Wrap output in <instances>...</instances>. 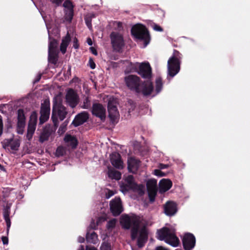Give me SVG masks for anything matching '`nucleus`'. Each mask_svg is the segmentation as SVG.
I'll return each instance as SVG.
<instances>
[{"label":"nucleus","mask_w":250,"mask_h":250,"mask_svg":"<svg viewBox=\"0 0 250 250\" xmlns=\"http://www.w3.org/2000/svg\"><path fill=\"white\" fill-rule=\"evenodd\" d=\"M140 220L136 215H124L122 217L121 224L125 229L130 230V236L132 241L137 239V245L139 248H143L148 240V231L145 227L140 229Z\"/></svg>","instance_id":"nucleus-1"},{"label":"nucleus","mask_w":250,"mask_h":250,"mask_svg":"<svg viewBox=\"0 0 250 250\" xmlns=\"http://www.w3.org/2000/svg\"><path fill=\"white\" fill-rule=\"evenodd\" d=\"M67 108L62 103L60 98H56L53 101L51 120L54 125L58 126L59 121H63L67 116Z\"/></svg>","instance_id":"nucleus-2"},{"label":"nucleus","mask_w":250,"mask_h":250,"mask_svg":"<svg viewBox=\"0 0 250 250\" xmlns=\"http://www.w3.org/2000/svg\"><path fill=\"white\" fill-rule=\"evenodd\" d=\"M182 58V54L174 49L172 56L167 61L168 75L171 77H173L179 72Z\"/></svg>","instance_id":"nucleus-3"},{"label":"nucleus","mask_w":250,"mask_h":250,"mask_svg":"<svg viewBox=\"0 0 250 250\" xmlns=\"http://www.w3.org/2000/svg\"><path fill=\"white\" fill-rule=\"evenodd\" d=\"M157 238L161 241H165L167 243L176 247L178 246L180 241L176 235L171 232L170 229L167 227H163L157 230Z\"/></svg>","instance_id":"nucleus-4"},{"label":"nucleus","mask_w":250,"mask_h":250,"mask_svg":"<svg viewBox=\"0 0 250 250\" xmlns=\"http://www.w3.org/2000/svg\"><path fill=\"white\" fill-rule=\"evenodd\" d=\"M131 33L136 39L144 42L145 46L150 42V36L146 27L142 24H137L132 26Z\"/></svg>","instance_id":"nucleus-5"},{"label":"nucleus","mask_w":250,"mask_h":250,"mask_svg":"<svg viewBox=\"0 0 250 250\" xmlns=\"http://www.w3.org/2000/svg\"><path fill=\"white\" fill-rule=\"evenodd\" d=\"M125 183L122 184L120 187V190L123 193H126L130 190L137 191L139 194L144 193V186L142 184L138 185L134 181L133 175H128L125 179Z\"/></svg>","instance_id":"nucleus-6"},{"label":"nucleus","mask_w":250,"mask_h":250,"mask_svg":"<svg viewBox=\"0 0 250 250\" xmlns=\"http://www.w3.org/2000/svg\"><path fill=\"white\" fill-rule=\"evenodd\" d=\"M117 99H109L107 105L108 117L111 123L114 125L118 122L119 119L120 115L117 109Z\"/></svg>","instance_id":"nucleus-7"},{"label":"nucleus","mask_w":250,"mask_h":250,"mask_svg":"<svg viewBox=\"0 0 250 250\" xmlns=\"http://www.w3.org/2000/svg\"><path fill=\"white\" fill-rule=\"evenodd\" d=\"M142 81L140 78L135 75H129L125 77V82L129 89L131 91H139V87Z\"/></svg>","instance_id":"nucleus-8"},{"label":"nucleus","mask_w":250,"mask_h":250,"mask_svg":"<svg viewBox=\"0 0 250 250\" xmlns=\"http://www.w3.org/2000/svg\"><path fill=\"white\" fill-rule=\"evenodd\" d=\"M110 37L114 51L121 52L125 45L123 36L119 33L112 32Z\"/></svg>","instance_id":"nucleus-9"},{"label":"nucleus","mask_w":250,"mask_h":250,"mask_svg":"<svg viewBox=\"0 0 250 250\" xmlns=\"http://www.w3.org/2000/svg\"><path fill=\"white\" fill-rule=\"evenodd\" d=\"M109 205L110 211L114 216H119L123 211L121 199L119 197H115L112 199Z\"/></svg>","instance_id":"nucleus-10"},{"label":"nucleus","mask_w":250,"mask_h":250,"mask_svg":"<svg viewBox=\"0 0 250 250\" xmlns=\"http://www.w3.org/2000/svg\"><path fill=\"white\" fill-rule=\"evenodd\" d=\"M137 73L142 78L150 79L152 78V68L148 62H144L139 64Z\"/></svg>","instance_id":"nucleus-11"},{"label":"nucleus","mask_w":250,"mask_h":250,"mask_svg":"<svg viewBox=\"0 0 250 250\" xmlns=\"http://www.w3.org/2000/svg\"><path fill=\"white\" fill-rule=\"evenodd\" d=\"M154 90L153 83L150 79L142 81L139 87V91L136 93H141L145 97H147L151 94Z\"/></svg>","instance_id":"nucleus-12"},{"label":"nucleus","mask_w":250,"mask_h":250,"mask_svg":"<svg viewBox=\"0 0 250 250\" xmlns=\"http://www.w3.org/2000/svg\"><path fill=\"white\" fill-rule=\"evenodd\" d=\"M65 99L66 103L72 108L75 107L79 102V97L77 93L71 88L67 91Z\"/></svg>","instance_id":"nucleus-13"},{"label":"nucleus","mask_w":250,"mask_h":250,"mask_svg":"<svg viewBox=\"0 0 250 250\" xmlns=\"http://www.w3.org/2000/svg\"><path fill=\"white\" fill-rule=\"evenodd\" d=\"M182 241L185 250H191L195 246L196 239L193 234L187 232L183 236Z\"/></svg>","instance_id":"nucleus-14"},{"label":"nucleus","mask_w":250,"mask_h":250,"mask_svg":"<svg viewBox=\"0 0 250 250\" xmlns=\"http://www.w3.org/2000/svg\"><path fill=\"white\" fill-rule=\"evenodd\" d=\"M146 186L149 201L152 203L155 201L157 192L156 180H148L146 182Z\"/></svg>","instance_id":"nucleus-15"},{"label":"nucleus","mask_w":250,"mask_h":250,"mask_svg":"<svg viewBox=\"0 0 250 250\" xmlns=\"http://www.w3.org/2000/svg\"><path fill=\"white\" fill-rule=\"evenodd\" d=\"M37 121V114L35 112L32 113L29 121L26 137L28 140H30L34 133Z\"/></svg>","instance_id":"nucleus-16"},{"label":"nucleus","mask_w":250,"mask_h":250,"mask_svg":"<svg viewBox=\"0 0 250 250\" xmlns=\"http://www.w3.org/2000/svg\"><path fill=\"white\" fill-rule=\"evenodd\" d=\"M57 127L58 126H56L54 125L53 126L50 124L46 125L40 135L39 141L42 143L47 141L51 134L55 132Z\"/></svg>","instance_id":"nucleus-17"},{"label":"nucleus","mask_w":250,"mask_h":250,"mask_svg":"<svg viewBox=\"0 0 250 250\" xmlns=\"http://www.w3.org/2000/svg\"><path fill=\"white\" fill-rule=\"evenodd\" d=\"M50 104L49 102L45 101L41 105L40 117V124L42 125L49 118L50 115Z\"/></svg>","instance_id":"nucleus-18"},{"label":"nucleus","mask_w":250,"mask_h":250,"mask_svg":"<svg viewBox=\"0 0 250 250\" xmlns=\"http://www.w3.org/2000/svg\"><path fill=\"white\" fill-rule=\"evenodd\" d=\"M17 132L22 134L24 131L25 125V117L22 109H19L17 111Z\"/></svg>","instance_id":"nucleus-19"},{"label":"nucleus","mask_w":250,"mask_h":250,"mask_svg":"<svg viewBox=\"0 0 250 250\" xmlns=\"http://www.w3.org/2000/svg\"><path fill=\"white\" fill-rule=\"evenodd\" d=\"M165 213L169 216L174 215L177 211V206L173 201H169L164 206Z\"/></svg>","instance_id":"nucleus-20"},{"label":"nucleus","mask_w":250,"mask_h":250,"mask_svg":"<svg viewBox=\"0 0 250 250\" xmlns=\"http://www.w3.org/2000/svg\"><path fill=\"white\" fill-rule=\"evenodd\" d=\"M89 118L87 112L83 111L77 114L72 123L74 126H78L87 121Z\"/></svg>","instance_id":"nucleus-21"},{"label":"nucleus","mask_w":250,"mask_h":250,"mask_svg":"<svg viewBox=\"0 0 250 250\" xmlns=\"http://www.w3.org/2000/svg\"><path fill=\"white\" fill-rule=\"evenodd\" d=\"M111 164L116 168L121 169L123 168V162L119 153L114 152L110 155Z\"/></svg>","instance_id":"nucleus-22"},{"label":"nucleus","mask_w":250,"mask_h":250,"mask_svg":"<svg viewBox=\"0 0 250 250\" xmlns=\"http://www.w3.org/2000/svg\"><path fill=\"white\" fill-rule=\"evenodd\" d=\"M105 109L100 104L95 103V116L99 118L101 122L105 119Z\"/></svg>","instance_id":"nucleus-23"},{"label":"nucleus","mask_w":250,"mask_h":250,"mask_svg":"<svg viewBox=\"0 0 250 250\" xmlns=\"http://www.w3.org/2000/svg\"><path fill=\"white\" fill-rule=\"evenodd\" d=\"M140 161L131 157L127 161V168L129 172L135 173L139 167Z\"/></svg>","instance_id":"nucleus-24"},{"label":"nucleus","mask_w":250,"mask_h":250,"mask_svg":"<svg viewBox=\"0 0 250 250\" xmlns=\"http://www.w3.org/2000/svg\"><path fill=\"white\" fill-rule=\"evenodd\" d=\"M172 183L169 179H163L159 182V191L161 193L168 190L172 187Z\"/></svg>","instance_id":"nucleus-25"},{"label":"nucleus","mask_w":250,"mask_h":250,"mask_svg":"<svg viewBox=\"0 0 250 250\" xmlns=\"http://www.w3.org/2000/svg\"><path fill=\"white\" fill-rule=\"evenodd\" d=\"M64 140L67 144V146L72 149L75 148L77 146L78 141L74 136L70 135H66L64 138Z\"/></svg>","instance_id":"nucleus-26"},{"label":"nucleus","mask_w":250,"mask_h":250,"mask_svg":"<svg viewBox=\"0 0 250 250\" xmlns=\"http://www.w3.org/2000/svg\"><path fill=\"white\" fill-rule=\"evenodd\" d=\"M70 41V36L69 33H67L65 37L62 39L60 45V50L62 54H64L66 52V48L68 45Z\"/></svg>","instance_id":"nucleus-27"},{"label":"nucleus","mask_w":250,"mask_h":250,"mask_svg":"<svg viewBox=\"0 0 250 250\" xmlns=\"http://www.w3.org/2000/svg\"><path fill=\"white\" fill-rule=\"evenodd\" d=\"M108 176L110 179L116 180H119L121 178V172L113 168H108Z\"/></svg>","instance_id":"nucleus-28"},{"label":"nucleus","mask_w":250,"mask_h":250,"mask_svg":"<svg viewBox=\"0 0 250 250\" xmlns=\"http://www.w3.org/2000/svg\"><path fill=\"white\" fill-rule=\"evenodd\" d=\"M94 239V229L92 227V222L91 223L89 229H88L86 236V240L87 243H93Z\"/></svg>","instance_id":"nucleus-29"},{"label":"nucleus","mask_w":250,"mask_h":250,"mask_svg":"<svg viewBox=\"0 0 250 250\" xmlns=\"http://www.w3.org/2000/svg\"><path fill=\"white\" fill-rule=\"evenodd\" d=\"M163 83L161 77H157L155 80V91L157 93H159L162 89Z\"/></svg>","instance_id":"nucleus-30"},{"label":"nucleus","mask_w":250,"mask_h":250,"mask_svg":"<svg viewBox=\"0 0 250 250\" xmlns=\"http://www.w3.org/2000/svg\"><path fill=\"white\" fill-rule=\"evenodd\" d=\"M58 43L55 40L50 41L49 44L48 52L59 53L57 49Z\"/></svg>","instance_id":"nucleus-31"},{"label":"nucleus","mask_w":250,"mask_h":250,"mask_svg":"<svg viewBox=\"0 0 250 250\" xmlns=\"http://www.w3.org/2000/svg\"><path fill=\"white\" fill-rule=\"evenodd\" d=\"M9 207H6V208L4 209L3 215L4 217L6 223V225L7 227V229L8 230L10 227V220L9 218Z\"/></svg>","instance_id":"nucleus-32"},{"label":"nucleus","mask_w":250,"mask_h":250,"mask_svg":"<svg viewBox=\"0 0 250 250\" xmlns=\"http://www.w3.org/2000/svg\"><path fill=\"white\" fill-rule=\"evenodd\" d=\"M58 53L48 52L49 61L52 63L56 64L58 61Z\"/></svg>","instance_id":"nucleus-33"},{"label":"nucleus","mask_w":250,"mask_h":250,"mask_svg":"<svg viewBox=\"0 0 250 250\" xmlns=\"http://www.w3.org/2000/svg\"><path fill=\"white\" fill-rule=\"evenodd\" d=\"M20 145V141L18 140L10 139V147L11 149L17 150Z\"/></svg>","instance_id":"nucleus-34"},{"label":"nucleus","mask_w":250,"mask_h":250,"mask_svg":"<svg viewBox=\"0 0 250 250\" xmlns=\"http://www.w3.org/2000/svg\"><path fill=\"white\" fill-rule=\"evenodd\" d=\"M65 20L70 22L73 19L74 11L73 10H65Z\"/></svg>","instance_id":"nucleus-35"},{"label":"nucleus","mask_w":250,"mask_h":250,"mask_svg":"<svg viewBox=\"0 0 250 250\" xmlns=\"http://www.w3.org/2000/svg\"><path fill=\"white\" fill-rule=\"evenodd\" d=\"M68 123V121L66 120L62 124L58 130V133L59 134H62L66 130V126Z\"/></svg>","instance_id":"nucleus-36"},{"label":"nucleus","mask_w":250,"mask_h":250,"mask_svg":"<svg viewBox=\"0 0 250 250\" xmlns=\"http://www.w3.org/2000/svg\"><path fill=\"white\" fill-rule=\"evenodd\" d=\"M65 153V149L62 146H59L56 151V156L60 157L63 156Z\"/></svg>","instance_id":"nucleus-37"},{"label":"nucleus","mask_w":250,"mask_h":250,"mask_svg":"<svg viewBox=\"0 0 250 250\" xmlns=\"http://www.w3.org/2000/svg\"><path fill=\"white\" fill-rule=\"evenodd\" d=\"M85 23L88 26V28L92 30V26L91 24L92 21V16L89 15H87L85 16L84 18Z\"/></svg>","instance_id":"nucleus-38"},{"label":"nucleus","mask_w":250,"mask_h":250,"mask_svg":"<svg viewBox=\"0 0 250 250\" xmlns=\"http://www.w3.org/2000/svg\"><path fill=\"white\" fill-rule=\"evenodd\" d=\"M116 219L114 218L109 220L106 225L107 229H112L114 228L116 224Z\"/></svg>","instance_id":"nucleus-39"},{"label":"nucleus","mask_w":250,"mask_h":250,"mask_svg":"<svg viewBox=\"0 0 250 250\" xmlns=\"http://www.w3.org/2000/svg\"><path fill=\"white\" fill-rule=\"evenodd\" d=\"M63 6L66 8L65 10H73V5L70 1L66 0L64 1Z\"/></svg>","instance_id":"nucleus-40"},{"label":"nucleus","mask_w":250,"mask_h":250,"mask_svg":"<svg viewBox=\"0 0 250 250\" xmlns=\"http://www.w3.org/2000/svg\"><path fill=\"white\" fill-rule=\"evenodd\" d=\"M90 106V102L88 97L85 98L83 101V108H88Z\"/></svg>","instance_id":"nucleus-41"},{"label":"nucleus","mask_w":250,"mask_h":250,"mask_svg":"<svg viewBox=\"0 0 250 250\" xmlns=\"http://www.w3.org/2000/svg\"><path fill=\"white\" fill-rule=\"evenodd\" d=\"M101 250H111L110 244L104 243L101 246Z\"/></svg>","instance_id":"nucleus-42"},{"label":"nucleus","mask_w":250,"mask_h":250,"mask_svg":"<svg viewBox=\"0 0 250 250\" xmlns=\"http://www.w3.org/2000/svg\"><path fill=\"white\" fill-rule=\"evenodd\" d=\"M154 174L156 176H158L159 177H163V176H165L166 175V174L164 172L162 171L160 169H155L154 170Z\"/></svg>","instance_id":"nucleus-43"},{"label":"nucleus","mask_w":250,"mask_h":250,"mask_svg":"<svg viewBox=\"0 0 250 250\" xmlns=\"http://www.w3.org/2000/svg\"><path fill=\"white\" fill-rule=\"evenodd\" d=\"M153 29L156 31L162 32L163 31V29L159 25L154 23L153 25Z\"/></svg>","instance_id":"nucleus-44"},{"label":"nucleus","mask_w":250,"mask_h":250,"mask_svg":"<svg viewBox=\"0 0 250 250\" xmlns=\"http://www.w3.org/2000/svg\"><path fill=\"white\" fill-rule=\"evenodd\" d=\"M10 139L5 140L3 143V147L5 149L8 147L10 146Z\"/></svg>","instance_id":"nucleus-45"},{"label":"nucleus","mask_w":250,"mask_h":250,"mask_svg":"<svg viewBox=\"0 0 250 250\" xmlns=\"http://www.w3.org/2000/svg\"><path fill=\"white\" fill-rule=\"evenodd\" d=\"M115 194V192L111 190H108L107 192L105 194L106 198L108 199L112 196Z\"/></svg>","instance_id":"nucleus-46"},{"label":"nucleus","mask_w":250,"mask_h":250,"mask_svg":"<svg viewBox=\"0 0 250 250\" xmlns=\"http://www.w3.org/2000/svg\"><path fill=\"white\" fill-rule=\"evenodd\" d=\"M3 122L1 117L0 116V136L3 132Z\"/></svg>","instance_id":"nucleus-47"},{"label":"nucleus","mask_w":250,"mask_h":250,"mask_svg":"<svg viewBox=\"0 0 250 250\" xmlns=\"http://www.w3.org/2000/svg\"><path fill=\"white\" fill-rule=\"evenodd\" d=\"M73 47L76 49H77L79 47L78 40L76 38L74 39L73 41Z\"/></svg>","instance_id":"nucleus-48"},{"label":"nucleus","mask_w":250,"mask_h":250,"mask_svg":"<svg viewBox=\"0 0 250 250\" xmlns=\"http://www.w3.org/2000/svg\"><path fill=\"white\" fill-rule=\"evenodd\" d=\"M89 65L92 69H94V61L92 58L89 59Z\"/></svg>","instance_id":"nucleus-49"},{"label":"nucleus","mask_w":250,"mask_h":250,"mask_svg":"<svg viewBox=\"0 0 250 250\" xmlns=\"http://www.w3.org/2000/svg\"><path fill=\"white\" fill-rule=\"evenodd\" d=\"M159 167L160 169H165L168 167V165L164 164H160Z\"/></svg>","instance_id":"nucleus-50"},{"label":"nucleus","mask_w":250,"mask_h":250,"mask_svg":"<svg viewBox=\"0 0 250 250\" xmlns=\"http://www.w3.org/2000/svg\"><path fill=\"white\" fill-rule=\"evenodd\" d=\"M63 0H53V2L55 3L57 5H59Z\"/></svg>","instance_id":"nucleus-51"},{"label":"nucleus","mask_w":250,"mask_h":250,"mask_svg":"<svg viewBox=\"0 0 250 250\" xmlns=\"http://www.w3.org/2000/svg\"><path fill=\"white\" fill-rule=\"evenodd\" d=\"M2 241L3 242V244H8V238L6 237H2Z\"/></svg>","instance_id":"nucleus-52"},{"label":"nucleus","mask_w":250,"mask_h":250,"mask_svg":"<svg viewBox=\"0 0 250 250\" xmlns=\"http://www.w3.org/2000/svg\"><path fill=\"white\" fill-rule=\"evenodd\" d=\"M86 42L89 45H91L92 44V40L90 38H88L87 39Z\"/></svg>","instance_id":"nucleus-53"},{"label":"nucleus","mask_w":250,"mask_h":250,"mask_svg":"<svg viewBox=\"0 0 250 250\" xmlns=\"http://www.w3.org/2000/svg\"><path fill=\"white\" fill-rule=\"evenodd\" d=\"M41 78V75L40 74L38 76L37 78L35 79L34 83H36L38 82L40 80Z\"/></svg>","instance_id":"nucleus-54"},{"label":"nucleus","mask_w":250,"mask_h":250,"mask_svg":"<svg viewBox=\"0 0 250 250\" xmlns=\"http://www.w3.org/2000/svg\"><path fill=\"white\" fill-rule=\"evenodd\" d=\"M84 241V239L83 237H79V238H78V241L80 242V243H83V242Z\"/></svg>","instance_id":"nucleus-55"},{"label":"nucleus","mask_w":250,"mask_h":250,"mask_svg":"<svg viewBox=\"0 0 250 250\" xmlns=\"http://www.w3.org/2000/svg\"><path fill=\"white\" fill-rule=\"evenodd\" d=\"M167 250L166 249L164 248L162 246H159V247H157L156 248V250Z\"/></svg>","instance_id":"nucleus-56"},{"label":"nucleus","mask_w":250,"mask_h":250,"mask_svg":"<svg viewBox=\"0 0 250 250\" xmlns=\"http://www.w3.org/2000/svg\"><path fill=\"white\" fill-rule=\"evenodd\" d=\"M86 250H94V248L93 247H90L87 245L86 246Z\"/></svg>","instance_id":"nucleus-57"},{"label":"nucleus","mask_w":250,"mask_h":250,"mask_svg":"<svg viewBox=\"0 0 250 250\" xmlns=\"http://www.w3.org/2000/svg\"><path fill=\"white\" fill-rule=\"evenodd\" d=\"M90 50L92 54H94V47L91 46L90 47Z\"/></svg>","instance_id":"nucleus-58"},{"label":"nucleus","mask_w":250,"mask_h":250,"mask_svg":"<svg viewBox=\"0 0 250 250\" xmlns=\"http://www.w3.org/2000/svg\"><path fill=\"white\" fill-rule=\"evenodd\" d=\"M0 169H1L2 170H4V168L2 166H1L0 164Z\"/></svg>","instance_id":"nucleus-59"},{"label":"nucleus","mask_w":250,"mask_h":250,"mask_svg":"<svg viewBox=\"0 0 250 250\" xmlns=\"http://www.w3.org/2000/svg\"><path fill=\"white\" fill-rule=\"evenodd\" d=\"M91 113H92V114H94V104H93V105H92V108L91 109Z\"/></svg>","instance_id":"nucleus-60"},{"label":"nucleus","mask_w":250,"mask_h":250,"mask_svg":"<svg viewBox=\"0 0 250 250\" xmlns=\"http://www.w3.org/2000/svg\"><path fill=\"white\" fill-rule=\"evenodd\" d=\"M79 250H84L83 246H81V247H80V248L79 249Z\"/></svg>","instance_id":"nucleus-61"},{"label":"nucleus","mask_w":250,"mask_h":250,"mask_svg":"<svg viewBox=\"0 0 250 250\" xmlns=\"http://www.w3.org/2000/svg\"><path fill=\"white\" fill-rule=\"evenodd\" d=\"M94 54H95V56H96V55H97V54H98L97 51V50H96V49H95V53H94Z\"/></svg>","instance_id":"nucleus-62"},{"label":"nucleus","mask_w":250,"mask_h":250,"mask_svg":"<svg viewBox=\"0 0 250 250\" xmlns=\"http://www.w3.org/2000/svg\"><path fill=\"white\" fill-rule=\"evenodd\" d=\"M94 235H95V237H98V235H97V234L96 233H94Z\"/></svg>","instance_id":"nucleus-63"},{"label":"nucleus","mask_w":250,"mask_h":250,"mask_svg":"<svg viewBox=\"0 0 250 250\" xmlns=\"http://www.w3.org/2000/svg\"><path fill=\"white\" fill-rule=\"evenodd\" d=\"M91 80L92 81V82H94V80L92 79V78H90Z\"/></svg>","instance_id":"nucleus-64"}]
</instances>
